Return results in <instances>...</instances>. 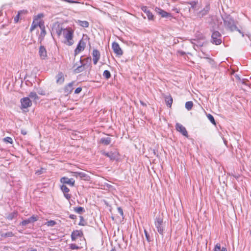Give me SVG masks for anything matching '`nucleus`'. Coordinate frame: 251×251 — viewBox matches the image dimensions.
Masks as SVG:
<instances>
[{"label": "nucleus", "instance_id": "obj_1", "mask_svg": "<svg viewBox=\"0 0 251 251\" xmlns=\"http://www.w3.org/2000/svg\"><path fill=\"white\" fill-rule=\"evenodd\" d=\"M54 30L58 37L61 34L63 35L65 39L63 42L65 44L71 46L74 44L73 39L74 31L71 28H64L58 25L56 28H54Z\"/></svg>", "mask_w": 251, "mask_h": 251}, {"label": "nucleus", "instance_id": "obj_2", "mask_svg": "<svg viewBox=\"0 0 251 251\" xmlns=\"http://www.w3.org/2000/svg\"><path fill=\"white\" fill-rule=\"evenodd\" d=\"M223 20L224 25L227 29L232 32L237 29L235 21L231 16H226L225 18H223Z\"/></svg>", "mask_w": 251, "mask_h": 251}, {"label": "nucleus", "instance_id": "obj_3", "mask_svg": "<svg viewBox=\"0 0 251 251\" xmlns=\"http://www.w3.org/2000/svg\"><path fill=\"white\" fill-rule=\"evenodd\" d=\"M44 15L43 14H39L34 18L30 28V32L34 30L38 26L40 27V25H41V24L44 23L43 20L40 19Z\"/></svg>", "mask_w": 251, "mask_h": 251}, {"label": "nucleus", "instance_id": "obj_4", "mask_svg": "<svg viewBox=\"0 0 251 251\" xmlns=\"http://www.w3.org/2000/svg\"><path fill=\"white\" fill-rule=\"evenodd\" d=\"M222 42V35L218 31H214L211 35V43L216 45H220Z\"/></svg>", "mask_w": 251, "mask_h": 251}, {"label": "nucleus", "instance_id": "obj_5", "mask_svg": "<svg viewBox=\"0 0 251 251\" xmlns=\"http://www.w3.org/2000/svg\"><path fill=\"white\" fill-rule=\"evenodd\" d=\"M155 227L157 229L158 232L163 235L164 226H163V219L160 216L156 217L155 220Z\"/></svg>", "mask_w": 251, "mask_h": 251}, {"label": "nucleus", "instance_id": "obj_6", "mask_svg": "<svg viewBox=\"0 0 251 251\" xmlns=\"http://www.w3.org/2000/svg\"><path fill=\"white\" fill-rule=\"evenodd\" d=\"M86 47V43L83 39H81L78 42L76 49L75 50V55L76 56L81 51H83Z\"/></svg>", "mask_w": 251, "mask_h": 251}, {"label": "nucleus", "instance_id": "obj_7", "mask_svg": "<svg viewBox=\"0 0 251 251\" xmlns=\"http://www.w3.org/2000/svg\"><path fill=\"white\" fill-rule=\"evenodd\" d=\"M39 219V216L38 215H33L29 218L23 220L21 223L20 225L23 226H25L28 224L33 223L37 221Z\"/></svg>", "mask_w": 251, "mask_h": 251}, {"label": "nucleus", "instance_id": "obj_8", "mask_svg": "<svg viewBox=\"0 0 251 251\" xmlns=\"http://www.w3.org/2000/svg\"><path fill=\"white\" fill-rule=\"evenodd\" d=\"M112 48L117 56H121L123 55V51L117 43L113 42L112 45Z\"/></svg>", "mask_w": 251, "mask_h": 251}, {"label": "nucleus", "instance_id": "obj_9", "mask_svg": "<svg viewBox=\"0 0 251 251\" xmlns=\"http://www.w3.org/2000/svg\"><path fill=\"white\" fill-rule=\"evenodd\" d=\"M73 176L78 177H79L81 179L88 181L89 180L90 176L84 172H71Z\"/></svg>", "mask_w": 251, "mask_h": 251}, {"label": "nucleus", "instance_id": "obj_10", "mask_svg": "<svg viewBox=\"0 0 251 251\" xmlns=\"http://www.w3.org/2000/svg\"><path fill=\"white\" fill-rule=\"evenodd\" d=\"M21 103L22 108H27L32 105V102L28 97L22 98L21 100Z\"/></svg>", "mask_w": 251, "mask_h": 251}, {"label": "nucleus", "instance_id": "obj_11", "mask_svg": "<svg viewBox=\"0 0 251 251\" xmlns=\"http://www.w3.org/2000/svg\"><path fill=\"white\" fill-rule=\"evenodd\" d=\"M176 128L177 131L180 132L183 135L188 137V134L184 126L179 123H176Z\"/></svg>", "mask_w": 251, "mask_h": 251}, {"label": "nucleus", "instance_id": "obj_12", "mask_svg": "<svg viewBox=\"0 0 251 251\" xmlns=\"http://www.w3.org/2000/svg\"><path fill=\"white\" fill-rule=\"evenodd\" d=\"M75 83V81H72L64 87V92L65 96H68L72 93L74 89L73 86Z\"/></svg>", "mask_w": 251, "mask_h": 251}, {"label": "nucleus", "instance_id": "obj_13", "mask_svg": "<svg viewBox=\"0 0 251 251\" xmlns=\"http://www.w3.org/2000/svg\"><path fill=\"white\" fill-rule=\"evenodd\" d=\"M210 9V6L209 4H207L197 14L198 16L200 18H202L203 17L206 16L208 13Z\"/></svg>", "mask_w": 251, "mask_h": 251}, {"label": "nucleus", "instance_id": "obj_14", "mask_svg": "<svg viewBox=\"0 0 251 251\" xmlns=\"http://www.w3.org/2000/svg\"><path fill=\"white\" fill-rule=\"evenodd\" d=\"M83 234L82 231L76 230L72 232L71 234V238L73 241H75L78 238H82Z\"/></svg>", "mask_w": 251, "mask_h": 251}, {"label": "nucleus", "instance_id": "obj_15", "mask_svg": "<svg viewBox=\"0 0 251 251\" xmlns=\"http://www.w3.org/2000/svg\"><path fill=\"white\" fill-rule=\"evenodd\" d=\"M60 181L63 184H67L71 186H74L75 185V181L72 178H69L68 177L64 176L60 179Z\"/></svg>", "mask_w": 251, "mask_h": 251}, {"label": "nucleus", "instance_id": "obj_16", "mask_svg": "<svg viewBox=\"0 0 251 251\" xmlns=\"http://www.w3.org/2000/svg\"><path fill=\"white\" fill-rule=\"evenodd\" d=\"M155 11L157 13L161 15V16L163 18L172 17L171 13H168L160 8L156 7L155 8Z\"/></svg>", "mask_w": 251, "mask_h": 251}, {"label": "nucleus", "instance_id": "obj_17", "mask_svg": "<svg viewBox=\"0 0 251 251\" xmlns=\"http://www.w3.org/2000/svg\"><path fill=\"white\" fill-rule=\"evenodd\" d=\"M93 61L95 65H96L100 58V51L97 49H94L92 53Z\"/></svg>", "mask_w": 251, "mask_h": 251}, {"label": "nucleus", "instance_id": "obj_18", "mask_svg": "<svg viewBox=\"0 0 251 251\" xmlns=\"http://www.w3.org/2000/svg\"><path fill=\"white\" fill-rule=\"evenodd\" d=\"M141 8L142 10L146 14L149 20H153V15L152 14V12H151V11L148 9L147 6H142Z\"/></svg>", "mask_w": 251, "mask_h": 251}, {"label": "nucleus", "instance_id": "obj_19", "mask_svg": "<svg viewBox=\"0 0 251 251\" xmlns=\"http://www.w3.org/2000/svg\"><path fill=\"white\" fill-rule=\"evenodd\" d=\"M80 62L85 69H86L91 66V58L90 57H87L83 60L80 59Z\"/></svg>", "mask_w": 251, "mask_h": 251}, {"label": "nucleus", "instance_id": "obj_20", "mask_svg": "<svg viewBox=\"0 0 251 251\" xmlns=\"http://www.w3.org/2000/svg\"><path fill=\"white\" fill-rule=\"evenodd\" d=\"M61 189L64 193V197L69 200L71 198V195L69 194L70 189L65 185H62L61 186Z\"/></svg>", "mask_w": 251, "mask_h": 251}, {"label": "nucleus", "instance_id": "obj_21", "mask_svg": "<svg viewBox=\"0 0 251 251\" xmlns=\"http://www.w3.org/2000/svg\"><path fill=\"white\" fill-rule=\"evenodd\" d=\"M40 28L41 30V31L40 33V35H39V40L40 41V42L41 43L43 40L44 37L45 36V35L46 34L44 23L43 24H41V25H40Z\"/></svg>", "mask_w": 251, "mask_h": 251}, {"label": "nucleus", "instance_id": "obj_22", "mask_svg": "<svg viewBox=\"0 0 251 251\" xmlns=\"http://www.w3.org/2000/svg\"><path fill=\"white\" fill-rule=\"evenodd\" d=\"M39 53L42 59H45L47 56V50L43 46H41L39 48Z\"/></svg>", "mask_w": 251, "mask_h": 251}, {"label": "nucleus", "instance_id": "obj_23", "mask_svg": "<svg viewBox=\"0 0 251 251\" xmlns=\"http://www.w3.org/2000/svg\"><path fill=\"white\" fill-rule=\"evenodd\" d=\"M56 83L57 84H62L64 82V76L62 72H59L56 76Z\"/></svg>", "mask_w": 251, "mask_h": 251}, {"label": "nucleus", "instance_id": "obj_24", "mask_svg": "<svg viewBox=\"0 0 251 251\" xmlns=\"http://www.w3.org/2000/svg\"><path fill=\"white\" fill-rule=\"evenodd\" d=\"M100 142L104 145H108L111 142V139L110 137L102 138Z\"/></svg>", "mask_w": 251, "mask_h": 251}, {"label": "nucleus", "instance_id": "obj_25", "mask_svg": "<svg viewBox=\"0 0 251 251\" xmlns=\"http://www.w3.org/2000/svg\"><path fill=\"white\" fill-rule=\"evenodd\" d=\"M165 102L168 106L171 107L173 103V98L171 95L165 97Z\"/></svg>", "mask_w": 251, "mask_h": 251}, {"label": "nucleus", "instance_id": "obj_26", "mask_svg": "<svg viewBox=\"0 0 251 251\" xmlns=\"http://www.w3.org/2000/svg\"><path fill=\"white\" fill-rule=\"evenodd\" d=\"M18 216V212L14 211L9 213L6 217V219L8 220H12L14 218H16Z\"/></svg>", "mask_w": 251, "mask_h": 251}, {"label": "nucleus", "instance_id": "obj_27", "mask_svg": "<svg viewBox=\"0 0 251 251\" xmlns=\"http://www.w3.org/2000/svg\"><path fill=\"white\" fill-rule=\"evenodd\" d=\"M74 210L76 213L79 214H81L83 213L84 212H85V211L84 208L83 207H80V206L74 207Z\"/></svg>", "mask_w": 251, "mask_h": 251}, {"label": "nucleus", "instance_id": "obj_28", "mask_svg": "<svg viewBox=\"0 0 251 251\" xmlns=\"http://www.w3.org/2000/svg\"><path fill=\"white\" fill-rule=\"evenodd\" d=\"M77 23L78 25L83 27H88L89 25V23L86 21L78 20Z\"/></svg>", "mask_w": 251, "mask_h": 251}, {"label": "nucleus", "instance_id": "obj_29", "mask_svg": "<svg viewBox=\"0 0 251 251\" xmlns=\"http://www.w3.org/2000/svg\"><path fill=\"white\" fill-rule=\"evenodd\" d=\"M85 70L84 67L81 64L80 65L77 66L76 68H75L74 70V72L75 74H78L83 72Z\"/></svg>", "mask_w": 251, "mask_h": 251}, {"label": "nucleus", "instance_id": "obj_30", "mask_svg": "<svg viewBox=\"0 0 251 251\" xmlns=\"http://www.w3.org/2000/svg\"><path fill=\"white\" fill-rule=\"evenodd\" d=\"M187 3L191 5V7L189 8V11H191V8L194 10H196V6L198 3L197 1H191V2H188Z\"/></svg>", "mask_w": 251, "mask_h": 251}, {"label": "nucleus", "instance_id": "obj_31", "mask_svg": "<svg viewBox=\"0 0 251 251\" xmlns=\"http://www.w3.org/2000/svg\"><path fill=\"white\" fill-rule=\"evenodd\" d=\"M185 108L188 110H190L192 109V107H193V103L192 101H187L186 103H185Z\"/></svg>", "mask_w": 251, "mask_h": 251}, {"label": "nucleus", "instance_id": "obj_32", "mask_svg": "<svg viewBox=\"0 0 251 251\" xmlns=\"http://www.w3.org/2000/svg\"><path fill=\"white\" fill-rule=\"evenodd\" d=\"M104 155L107 157H109L111 160H114L116 158L115 154L112 152L105 153Z\"/></svg>", "mask_w": 251, "mask_h": 251}, {"label": "nucleus", "instance_id": "obj_33", "mask_svg": "<svg viewBox=\"0 0 251 251\" xmlns=\"http://www.w3.org/2000/svg\"><path fill=\"white\" fill-rule=\"evenodd\" d=\"M103 76L106 79H109L111 77V74L108 70H105L103 74Z\"/></svg>", "mask_w": 251, "mask_h": 251}, {"label": "nucleus", "instance_id": "obj_34", "mask_svg": "<svg viewBox=\"0 0 251 251\" xmlns=\"http://www.w3.org/2000/svg\"><path fill=\"white\" fill-rule=\"evenodd\" d=\"M29 98H30L31 99H33L34 100H37V99H39L36 92H30L29 95Z\"/></svg>", "mask_w": 251, "mask_h": 251}, {"label": "nucleus", "instance_id": "obj_35", "mask_svg": "<svg viewBox=\"0 0 251 251\" xmlns=\"http://www.w3.org/2000/svg\"><path fill=\"white\" fill-rule=\"evenodd\" d=\"M207 117L212 124H213V125H216V122H215L214 118L212 115H211L210 114H208L207 115Z\"/></svg>", "mask_w": 251, "mask_h": 251}, {"label": "nucleus", "instance_id": "obj_36", "mask_svg": "<svg viewBox=\"0 0 251 251\" xmlns=\"http://www.w3.org/2000/svg\"><path fill=\"white\" fill-rule=\"evenodd\" d=\"M56 222L55 221L50 220V221H48L46 223V225H47L49 226H53L55 225H56Z\"/></svg>", "mask_w": 251, "mask_h": 251}, {"label": "nucleus", "instance_id": "obj_37", "mask_svg": "<svg viewBox=\"0 0 251 251\" xmlns=\"http://www.w3.org/2000/svg\"><path fill=\"white\" fill-rule=\"evenodd\" d=\"M79 226H85L86 225V222L84 220L83 217L82 216H80V222L78 224Z\"/></svg>", "mask_w": 251, "mask_h": 251}, {"label": "nucleus", "instance_id": "obj_38", "mask_svg": "<svg viewBox=\"0 0 251 251\" xmlns=\"http://www.w3.org/2000/svg\"><path fill=\"white\" fill-rule=\"evenodd\" d=\"M1 235L3 237H12L14 236V234L12 232H7L4 234H2Z\"/></svg>", "mask_w": 251, "mask_h": 251}, {"label": "nucleus", "instance_id": "obj_39", "mask_svg": "<svg viewBox=\"0 0 251 251\" xmlns=\"http://www.w3.org/2000/svg\"><path fill=\"white\" fill-rule=\"evenodd\" d=\"M3 141L6 143H8L10 144L13 143V140L10 137H7L3 139Z\"/></svg>", "mask_w": 251, "mask_h": 251}, {"label": "nucleus", "instance_id": "obj_40", "mask_svg": "<svg viewBox=\"0 0 251 251\" xmlns=\"http://www.w3.org/2000/svg\"><path fill=\"white\" fill-rule=\"evenodd\" d=\"M144 233H145V235L146 238L148 242H150L151 241L150 236V235L148 233V231L146 229L144 230Z\"/></svg>", "mask_w": 251, "mask_h": 251}, {"label": "nucleus", "instance_id": "obj_41", "mask_svg": "<svg viewBox=\"0 0 251 251\" xmlns=\"http://www.w3.org/2000/svg\"><path fill=\"white\" fill-rule=\"evenodd\" d=\"M44 169L42 168H40L39 170H36L35 174L37 175H40L44 173Z\"/></svg>", "mask_w": 251, "mask_h": 251}, {"label": "nucleus", "instance_id": "obj_42", "mask_svg": "<svg viewBox=\"0 0 251 251\" xmlns=\"http://www.w3.org/2000/svg\"><path fill=\"white\" fill-rule=\"evenodd\" d=\"M21 15H19V13H18V14L16 15V17H15L14 19V21L15 23H17L18 22L19 19H20V16Z\"/></svg>", "mask_w": 251, "mask_h": 251}, {"label": "nucleus", "instance_id": "obj_43", "mask_svg": "<svg viewBox=\"0 0 251 251\" xmlns=\"http://www.w3.org/2000/svg\"><path fill=\"white\" fill-rule=\"evenodd\" d=\"M18 13H19V15H22L23 14L25 15V14H27V10H20V11H18Z\"/></svg>", "mask_w": 251, "mask_h": 251}, {"label": "nucleus", "instance_id": "obj_44", "mask_svg": "<svg viewBox=\"0 0 251 251\" xmlns=\"http://www.w3.org/2000/svg\"><path fill=\"white\" fill-rule=\"evenodd\" d=\"M70 248L72 250H77L78 249V247L75 244H71L70 245Z\"/></svg>", "mask_w": 251, "mask_h": 251}, {"label": "nucleus", "instance_id": "obj_45", "mask_svg": "<svg viewBox=\"0 0 251 251\" xmlns=\"http://www.w3.org/2000/svg\"><path fill=\"white\" fill-rule=\"evenodd\" d=\"M117 210H118V213L121 215V216H123L124 215V213H123V209L121 207H118L117 208Z\"/></svg>", "mask_w": 251, "mask_h": 251}, {"label": "nucleus", "instance_id": "obj_46", "mask_svg": "<svg viewBox=\"0 0 251 251\" xmlns=\"http://www.w3.org/2000/svg\"><path fill=\"white\" fill-rule=\"evenodd\" d=\"M220 249H221V246L220 244H217L215 247V248H214V251H218L219 250H220Z\"/></svg>", "mask_w": 251, "mask_h": 251}, {"label": "nucleus", "instance_id": "obj_47", "mask_svg": "<svg viewBox=\"0 0 251 251\" xmlns=\"http://www.w3.org/2000/svg\"><path fill=\"white\" fill-rule=\"evenodd\" d=\"M81 91H82V88L81 87H78L75 90V94H79Z\"/></svg>", "mask_w": 251, "mask_h": 251}, {"label": "nucleus", "instance_id": "obj_48", "mask_svg": "<svg viewBox=\"0 0 251 251\" xmlns=\"http://www.w3.org/2000/svg\"><path fill=\"white\" fill-rule=\"evenodd\" d=\"M38 93L41 95H45V92L43 90H39L37 91Z\"/></svg>", "mask_w": 251, "mask_h": 251}, {"label": "nucleus", "instance_id": "obj_49", "mask_svg": "<svg viewBox=\"0 0 251 251\" xmlns=\"http://www.w3.org/2000/svg\"><path fill=\"white\" fill-rule=\"evenodd\" d=\"M69 218L71 219H75L76 218V216L74 214H70Z\"/></svg>", "mask_w": 251, "mask_h": 251}, {"label": "nucleus", "instance_id": "obj_50", "mask_svg": "<svg viewBox=\"0 0 251 251\" xmlns=\"http://www.w3.org/2000/svg\"><path fill=\"white\" fill-rule=\"evenodd\" d=\"M21 133L24 135H26L27 134V132L25 129H22L21 130Z\"/></svg>", "mask_w": 251, "mask_h": 251}, {"label": "nucleus", "instance_id": "obj_51", "mask_svg": "<svg viewBox=\"0 0 251 251\" xmlns=\"http://www.w3.org/2000/svg\"><path fill=\"white\" fill-rule=\"evenodd\" d=\"M235 30H237L238 31L239 33H241L242 34V35L243 37L244 36V33L240 30L238 28V27H237V29H236Z\"/></svg>", "mask_w": 251, "mask_h": 251}, {"label": "nucleus", "instance_id": "obj_52", "mask_svg": "<svg viewBox=\"0 0 251 251\" xmlns=\"http://www.w3.org/2000/svg\"><path fill=\"white\" fill-rule=\"evenodd\" d=\"M173 11L176 12V13H179V10L177 9L176 8H174L172 9Z\"/></svg>", "mask_w": 251, "mask_h": 251}, {"label": "nucleus", "instance_id": "obj_53", "mask_svg": "<svg viewBox=\"0 0 251 251\" xmlns=\"http://www.w3.org/2000/svg\"><path fill=\"white\" fill-rule=\"evenodd\" d=\"M178 52L182 55H183L185 54V53L183 51H179Z\"/></svg>", "mask_w": 251, "mask_h": 251}, {"label": "nucleus", "instance_id": "obj_54", "mask_svg": "<svg viewBox=\"0 0 251 251\" xmlns=\"http://www.w3.org/2000/svg\"><path fill=\"white\" fill-rule=\"evenodd\" d=\"M194 41H196V40H195V39H191V42L192 44H195V43L194 42Z\"/></svg>", "mask_w": 251, "mask_h": 251}, {"label": "nucleus", "instance_id": "obj_55", "mask_svg": "<svg viewBox=\"0 0 251 251\" xmlns=\"http://www.w3.org/2000/svg\"><path fill=\"white\" fill-rule=\"evenodd\" d=\"M221 251H227L226 248H223Z\"/></svg>", "mask_w": 251, "mask_h": 251}, {"label": "nucleus", "instance_id": "obj_56", "mask_svg": "<svg viewBox=\"0 0 251 251\" xmlns=\"http://www.w3.org/2000/svg\"><path fill=\"white\" fill-rule=\"evenodd\" d=\"M141 104H142L143 105H144V103L143 102H142V101H141Z\"/></svg>", "mask_w": 251, "mask_h": 251}, {"label": "nucleus", "instance_id": "obj_57", "mask_svg": "<svg viewBox=\"0 0 251 251\" xmlns=\"http://www.w3.org/2000/svg\"><path fill=\"white\" fill-rule=\"evenodd\" d=\"M250 235L251 236V230L250 231Z\"/></svg>", "mask_w": 251, "mask_h": 251}, {"label": "nucleus", "instance_id": "obj_58", "mask_svg": "<svg viewBox=\"0 0 251 251\" xmlns=\"http://www.w3.org/2000/svg\"><path fill=\"white\" fill-rule=\"evenodd\" d=\"M32 251H36V250H32Z\"/></svg>", "mask_w": 251, "mask_h": 251}]
</instances>
